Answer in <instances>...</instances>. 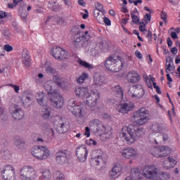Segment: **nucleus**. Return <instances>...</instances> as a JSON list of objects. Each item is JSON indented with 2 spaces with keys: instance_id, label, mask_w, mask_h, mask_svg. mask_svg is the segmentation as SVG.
<instances>
[{
  "instance_id": "63",
  "label": "nucleus",
  "mask_w": 180,
  "mask_h": 180,
  "mask_svg": "<svg viewBox=\"0 0 180 180\" xmlns=\"http://www.w3.org/2000/svg\"><path fill=\"white\" fill-rule=\"evenodd\" d=\"M171 52L172 54H178V49L176 47L172 48Z\"/></svg>"
},
{
  "instance_id": "7",
  "label": "nucleus",
  "mask_w": 180,
  "mask_h": 180,
  "mask_svg": "<svg viewBox=\"0 0 180 180\" xmlns=\"http://www.w3.org/2000/svg\"><path fill=\"white\" fill-rule=\"evenodd\" d=\"M53 81L54 82L51 80L48 81L44 85V89L48 92L50 97L53 96L54 94L58 93V89L63 88L64 84L58 76H54Z\"/></svg>"
},
{
  "instance_id": "37",
  "label": "nucleus",
  "mask_w": 180,
  "mask_h": 180,
  "mask_svg": "<svg viewBox=\"0 0 180 180\" xmlns=\"http://www.w3.org/2000/svg\"><path fill=\"white\" fill-rule=\"evenodd\" d=\"M99 10H94V17H96V20H98V22H99L101 23V22H102V20L103 19V12H101V14Z\"/></svg>"
},
{
  "instance_id": "40",
  "label": "nucleus",
  "mask_w": 180,
  "mask_h": 180,
  "mask_svg": "<svg viewBox=\"0 0 180 180\" xmlns=\"http://www.w3.org/2000/svg\"><path fill=\"white\" fill-rule=\"evenodd\" d=\"M150 79H148L146 80V82L148 86V88H150V89H153V84L152 82H154V81H155V79L153 77H151V75H149Z\"/></svg>"
},
{
  "instance_id": "53",
  "label": "nucleus",
  "mask_w": 180,
  "mask_h": 180,
  "mask_svg": "<svg viewBox=\"0 0 180 180\" xmlns=\"http://www.w3.org/2000/svg\"><path fill=\"white\" fill-rule=\"evenodd\" d=\"M165 70L167 74L169 73V72L172 71V66H171V63L166 65Z\"/></svg>"
},
{
  "instance_id": "51",
  "label": "nucleus",
  "mask_w": 180,
  "mask_h": 180,
  "mask_svg": "<svg viewBox=\"0 0 180 180\" xmlns=\"http://www.w3.org/2000/svg\"><path fill=\"white\" fill-rule=\"evenodd\" d=\"M102 20H103L104 23H105V25H107V26H110L111 22H110V20L109 18H108L107 17L103 16Z\"/></svg>"
},
{
  "instance_id": "14",
  "label": "nucleus",
  "mask_w": 180,
  "mask_h": 180,
  "mask_svg": "<svg viewBox=\"0 0 180 180\" xmlns=\"http://www.w3.org/2000/svg\"><path fill=\"white\" fill-rule=\"evenodd\" d=\"M53 124L55 129H56V131L58 133H60V134H63V133H67L70 129V126L65 124L63 118L60 117H55Z\"/></svg>"
},
{
  "instance_id": "58",
  "label": "nucleus",
  "mask_w": 180,
  "mask_h": 180,
  "mask_svg": "<svg viewBox=\"0 0 180 180\" xmlns=\"http://www.w3.org/2000/svg\"><path fill=\"white\" fill-rule=\"evenodd\" d=\"M146 37L148 39V40H153V32H151V31H148Z\"/></svg>"
},
{
  "instance_id": "59",
  "label": "nucleus",
  "mask_w": 180,
  "mask_h": 180,
  "mask_svg": "<svg viewBox=\"0 0 180 180\" xmlns=\"http://www.w3.org/2000/svg\"><path fill=\"white\" fill-rule=\"evenodd\" d=\"M167 78V81H169V82L167 83L169 88L172 87L171 84H169V82H172V78L171 77V75H169V73L167 74L166 75Z\"/></svg>"
},
{
  "instance_id": "28",
  "label": "nucleus",
  "mask_w": 180,
  "mask_h": 180,
  "mask_svg": "<svg viewBox=\"0 0 180 180\" xmlns=\"http://www.w3.org/2000/svg\"><path fill=\"white\" fill-rule=\"evenodd\" d=\"M36 99L40 106H47V96L43 92H39L35 96Z\"/></svg>"
},
{
  "instance_id": "4",
  "label": "nucleus",
  "mask_w": 180,
  "mask_h": 180,
  "mask_svg": "<svg viewBox=\"0 0 180 180\" xmlns=\"http://www.w3.org/2000/svg\"><path fill=\"white\" fill-rule=\"evenodd\" d=\"M104 65L109 72H119L123 69L124 63L119 57L110 56L104 61Z\"/></svg>"
},
{
  "instance_id": "42",
  "label": "nucleus",
  "mask_w": 180,
  "mask_h": 180,
  "mask_svg": "<svg viewBox=\"0 0 180 180\" xmlns=\"http://www.w3.org/2000/svg\"><path fill=\"white\" fill-rule=\"evenodd\" d=\"M96 11H99L100 12H103V5L99 1H96L94 4Z\"/></svg>"
},
{
  "instance_id": "22",
  "label": "nucleus",
  "mask_w": 180,
  "mask_h": 180,
  "mask_svg": "<svg viewBox=\"0 0 180 180\" xmlns=\"http://www.w3.org/2000/svg\"><path fill=\"white\" fill-rule=\"evenodd\" d=\"M122 174H123L122 166L117 165L109 172V178L111 180H116L119 176H122Z\"/></svg>"
},
{
  "instance_id": "41",
  "label": "nucleus",
  "mask_w": 180,
  "mask_h": 180,
  "mask_svg": "<svg viewBox=\"0 0 180 180\" xmlns=\"http://www.w3.org/2000/svg\"><path fill=\"white\" fill-rule=\"evenodd\" d=\"M1 33L6 40H11V36L8 30H3Z\"/></svg>"
},
{
  "instance_id": "54",
  "label": "nucleus",
  "mask_w": 180,
  "mask_h": 180,
  "mask_svg": "<svg viewBox=\"0 0 180 180\" xmlns=\"http://www.w3.org/2000/svg\"><path fill=\"white\" fill-rule=\"evenodd\" d=\"M135 56L139 60H141V58H143V54L141 53V52H140V51H136Z\"/></svg>"
},
{
  "instance_id": "56",
  "label": "nucleus",
  "mask_w": 180,
  "mask_h": 180,
  "mask_svg": "<svg viewBox=\"0 0 180 180\" xmlns=\"http://www.w3.org/2000/svg\"><path fill=\"white\" fill-rule=\"evenodd\" d=\"M77 4L78 5H79L80 6H83L84 8L86 6V3L84 0H78Z\"/></svg>"
},
{
  "instance_id": "39",
  "label": "nucleus",
  "mask_w": 180,
  "mask_h": 180,
  "mask_svg": "<svg viewBox=\"0 0 180 180\" xmlns=\"http://www.w3.org/2000/svg\"><path fill=\"white\" fill-rule=\"evenodd\" d=\"M88 77H89L88 73H86V72L83 73L81 76H79L77 79V84H82L83 82H85V79H86L88 78Z\"/></svg>"
},
{
  "instance_id": "5",
  "label": "nucleus",
  "mask_w": 180,
  "mask_h": 180,
  "mask_svg": "<svg viewBox=\"0 0 180 180\" xmlns=\"http://www.w3.org/2000/svg\"><path fill=\"white\" fill-rule=\"evenodd\" d=\"M89 126L91 130H97L103 134L105 139H110L112 136V128L110 127L105 126L103 122L99 119H93L90 120Z\"/></svg>"
},
{
  "instance_id": "18",
  "label": "nucleus",
  "mask_w": 180,
  "mask_h": 180,
  "mask_svg": "<svg viewBox=\"0 0 180 180\" xmlns=\"http://www.w3.org/2000/svg\"><path fill=\"white\" fill-rule=\"evenodd\" d=\"M50 98L52 105L54 108H56V109H61V108L64 106V98L60 95L58 91V93H53V95L51 96Z\"/></svg>"
},
{
  "instance_id": "50",
  "label": "nucleus",
  "mask_w": 180,
  "mask_h": 180,
  "mask_svg": "<svg viewBox=\"0 0 180 180\" xmlns=\"http://www.w3.org/2000/svg\"><path fill=\"white\" fill-rule=\"evenodd\" d=\"M84 12H85V13H82L81 15H82V18L83 19H88L89 16V13L88 12L87 9H84Z\"/></svg>"
},
{
  "instance_id": "45",
  "label": "nucleus",
  "mask_w": 180,
  "mask_h": 180,
  "mask_svg": "<svg viewBox=\"0 0 180 180\" xmlns=\"http://www.w3.org/2000/svg\"><path fill=\"white\" fill-rule=\"evenodd\" d=\"M4 51H7V53H11V51H13V46L9 45V44H6L3 47Z\"/></svg>"
},
{
  "instance_id": "8",
  "label": "nucleus",
  "mask_w": 180,
  "mask_h": 180,
  "mask_svg": "<svg viewBox=\"0 0 180 180\" xmlns=\"http://www.w3.org/2000/svg\"><path fill=\"white\" fill-rule=\"evenodd\" d=\"M112 103L116 105V110L118 111L119 113H122V115H126L129 112H131V110L136 108L134 103L130 101L124 100L123 98L118 101H112Z\"/></svg>"
},
{
  "instance_id": "16",
  "label": "nucleus",
  "mask_w": 180,
  "mask_h": 180,
  "mask_svg": "<svg viewBox=\"0 0 180 180\" xmlns=\"http://www.w3.org/2000/svg\"><path fill=\"white\" fill-rule=\"evenodd\" d=\"M1 175L4 180H16L15 168L11 165L5 167L4 170L1 172Z\"/></svg>"
},
{
  "instance_id": "2",
  "label": "nucleus",
  "mask_w": 180,
  "mask_h": 180,
  "mask_svg": "<svg viewBox=\"0 0 180 180\" xmlns=\"http://www.w3.org/2000/svg\"><path fill=\"white\" fill-rule=\"evenodd\" d=\"M143 134H144L143 128L134 129L133 125L124 126L120 131V139L124 143L131 146V144H134V143L137 141V139L141 137Z\"/></svg>"
},
{
  "instance_id": "48",
  "label": "nucleus",
  "mask_w": 180,
  "mask_h": 180,
  "mask_svg": "<svg viewBox=\"0 0 180 180\" xmlns=\"http://www.w3.org/2000/svg\"><path fill=\"white\" fill-rule=\"evenodd\" d=\"M144 19H145L146 23H150V22H151V14L147 13L144 16Z\"/></svg>"
},
{
  "instance_id": "60",
  "label": "nucleus",
  "mask_w": 180,
  "mask_h": 180,
  "mask_svg": "<svg viewBox=\"0 0 180 180\" xmlns=\"http://www.w3.org/2000/svg\"><path fill=\"white\" fill-rule=\"evenodd\" d=\"M7 13L5 11H0V19H4V18H6Z\"/></svg>"
},
{
  "instance_id": "32",
  "label": "nucleus",
  "mask_w": 180,
  "mask_h": 180,
  "mask_svg": "<svg viewBox=\"0 0 180 180\" xmlns=\"http://www.w3.org/2000/svg\"><path fill=\"white\" fill-rule=\"evenodd\" d=\"M171 176L169 175V173L158 170V174L155 176L154 180H169Z\"/></svg>"
},
{
  "instance_id": "34",
  "label": "nucleus",
  "mask_w": 180,
  "mask_h": 180,
  "mask_svg": "<svg viewBox=\"0 0 180 180\" xmlns=\"http://www.w3.org/2000/svg\"><path fill=\"white\" fill-rule=\"evenodd\" d=\"M41 116L45 120L49 119L50 116H51V108H44L41 111Z\"/></svg>"
},
{
  "instance_id": "36",
  "label": "nucleus",
  "mask_w": 180,
  "mask_h": 180,
  "mask_svg": "<svg viewBox=\"0 0 180 180\" xmlns=\"http://www.w3.org/2000/svg\"><path fill=\"white\" fill-rule=\"evenodd\" d=\"M82 38V40L84 41V44L85 43H88L89 40H91V38L92 37L91 36V34L88 31L84 32V33L82 34V36H80Z\"/></svg>"
},
{
  "instance_id": "1",
  "label": "nucleus",
  "mask_w": 180,
  "mask_h": 180,
  "mask_svg": "<svg viewBox=\"0 0 180 180\" xmlns=\"http://www.w3.org/2000/svg\"><path fill=\"white\" fill-rule=\"evenodd\" d=\"M76 96L82 98L84 103L89 106V108H94L98 105V101L101 98V93L99 91H89L88 87L79 86L76 87L75 90Z\"/></svg>"
},
{
  "instance_id": "23",
  "label": "nucleus",
  "mask_w": 180,
  "mask_h": 180,
  "mask_svg": "<svg viewBox=\"0 0 180 180\" xmlns=\"http://www.w3.org/2000/svg\"><path fill=\"white\" fill-rule=\"evenodd\" d=\"M108 82L105 77L101 76L99 74H95L93 79V84L95 85L96 88H101V86H103V85H106Z\"/></svg>"
},
{
  "instance_id": "31",
  "label": "nucleus",
  "mask_w": 180,
  "mask_h": 180,
  "mask_svg": "<svg viewBox=\"0 0 180 180\" xmlns=\"http://www.w3.org/2000/svg\"><path fill=\"white\" fill-rule=\"evenodd\" d=\"M175 165H176V160L172 157H169L167 160L162 163V167L165 169H171V168H174Z\"/></svg>"
},
{
  "instance_id": "64",
  "label": "nucleus",
  "mask_w": 180,
  "mask_h": 180,
  "mask_svg": "<svg viewBox=\"0 0 180 180\" xmlns=\"http://www.w3.org/2000/svg\"><path fill=\"white\" fill-rule=\"evenodd\" d=\"M171 37L173 38V39H178V34H176V32H172L171 33Z\"/></svg>"
},
{
  "instance_id": "15",
  "label": "nucleus",
  "mask_w": 180,
  "mask_h": 180,
  "mask_svg": "<svg viewBox=\"0 0 180 180\" xmlns=\"http://www.w3.org/2000/svg\"><path fill=\"white\" fill-rule=\"evenodd\" d=\"M51 54L53 57L56 58V60H59L60 61L62 60H65V58L68 57V52L59 46L52 48Z\"/></svg>"
},
{
  "instance_id": "25",
  "label": "nucleus",
  "mask_w": 180,
  "mask_h": 180,
  "mask_svg": "<svg viewBox=\"0 0 180 180\" xmlns=\"http://www.w3.org/2000/svg\"><path fill=\"white\" fill-rule=\"evenodd\" d=\"M141 77L139 73H137L136 71L132 70L131 72H129L127 75V80L130 84H136L140 81Z\"/></svg>"
},
{
  "instance_id": "46",
  "label": "nucleus",
  "mask_w": 180,
  "mask_h": 180,
  "mask_svg": "<svg viewBox=\"0 0 180 180\" xmlns=\"http://www.w3.org/2000/svg\"><path fill=\"white\" fill-rule=\"evenodd\" d=\"M56 180H65V176L60 172H56Z\"/></svg>"
},
{
  "instance_id": "57",
  "label": "nucleus",
  "mask_w": 180,
  "mask_h": 180,
  "mask_svg": "<svg viewBox=\"0 0 180 180\" xmlns=\"http://www.w3.org/2000/svg\"><path fill=\"white\" fill-rule=\"evenodd\" d=\"M0 57H5V49L0 45Z\"/></svg>"
},
{
  "instance_id": "27",
  "label": "nucleus",
  "mask_w": 180,
  "mask_h": 180,
  "mask_svg": "<svg viewBox=\"0 0 180 180\" xmlns=\"http://www.w3.org/2000/svg\"><path fill=\"white\" fill-rule=\"evenodd\" d=\"M39 172L40 174H41V176H39V180H50L51 179V172L50 171V169L44 167H41L39 169Z\"/></svg>"
},
{
  "instance_id": "33",
  "label": "nucleus",
  "mask_w": 180,
  "mask_h": 180,
  "mask_svg": "<svg viewBox=\"0 0 180 180\" xmlns=\"http://www.w3.org/2000/svg\"><path fill=\"white\" fill-rule=\"evenodd\" d=\"M22 61L25 67H30L32 65V63L30 62V56L27 51H23L22 54Z\"/></svg>"
},
{
  "instance_id": "17",
  "label": "nucleus",
  "mask_w": 180,
  "mask_h": 180,
  "mask_svg": "<svg viewBox=\"0 0 180 180\" xmlns=\"http://www.w3.org/2000/svg\"><path fill=\"white\" fill-rule=\"evenodd\" d=\"M103 162L102 156V150H98L92 152L90 163L92 167H98L101 163Z\"/></svg>"
},
{
  "instance_id": "13",
  "label": "nucleus",
  "mask_w": 180,
  "mask_h": 180,
  "mask_svg": "<svg viewBox=\"0 0 180 180\" xmlns=\"http://www.w3.org/2000/svg\"><path fill=\"white\" fill-rule=\"evenodd\" d=\"M143 176L146 178V179L154 180L155 179V176L158 174V168L155 165H146L143 169Z\"/></svg>"
},
{
  "instance_id": "30",
  "label": "nucleus",
  "mask_w": 180,
  "mask_h": 180,
  "mask_svg": "<svg viewBox=\"0 0 180 180\" xmlns=\"http://www.w3.org/2000/svg\"><path fill=\"white\" fill-rule=\"evenodd\" d=\"M163 130L164 127L162 126V124L158 122L154 123L150 127V131L152 133L150 136L158 134L161 133V131H162Z\"/></svg>"
},
{
  "instance_id": "44",
  "label": "nucleus",
  "mask_w": 180,
  "mask_h": 180,
  "mask_svg": "<svg viewBox=\"0 0 180 180\" xmlns=\"http://www.w3.org/2000/svg\"><path fill=\"white\" fill-rule=\"evenodd\" d=\"M23 98H25V101L26 102H29V101H31L32 99H33V93L32 92H29L28 93V96L26 95V93L24 94Z\"/></svg>"
},
{
  "instance_id": "3",
  "label": "nucleus",
  "mask_w": 180,
  "mask_h": 180,
  "mask_svg": "<svg viewBox=\"0 0 180 180\" xmlns=\"http://www.w3.org/2000/svg\"><path fill=\"white\" fill-rule=\"evenodd\" d=\"M69 110L76 117H79L82 120L86 117L88 110L86 106L78 103L75 99H71L69 101Z\"/></svg>"
},
{
  "instance_id": "20",
  "label": "nucleus",
  "mask_w": 180,
  "mask_h": 180,
  "mask_svg": "<svg viewBox=\"0 0 180 180\" xmlns=\"http://www.w3.org/2000/svg\"><path fill=\"white\" fill-rule=\"evenodd\" d=\"M120 153L123 158H127L128 160L137 157V150L133 148H124Z\"/></svg>"
},
{
  "instance_id": "10",
  "label": "nucleus",
  "mask_w": 180,
  "mask_h": 180,
  "mask_svg": "<svg viewBox=\"0 0 180 180\" xmlns=\"http://www.w3.org/2000/svg\"><path fill=\"white\" fill-rule=\"evenodd\" d=\"M37 171L33 167L23 166L20 170V179L21 180H34L37 179Z\"/></svg>"
},
{
  "instance_id": "38",
  "label": "nucleus",
  "mask_w": 180,
  "mask_h": 180,
  "mask_svg": "<svg viewBox=\"0 0 180 180\" xmlns=\"http://www.w3.org/2000/svg\"><path fill=\"white\" fill-rule=\"evenodd\" d=\"M79 64L80 65H82V67H84V68H86L87 70H94V65H91V64L88 63L86 61L79 60Z\"/></svg>"
},
{
  "instance_id": "47",
  "label": "nucleus",
  "mask_w": 180,
  "mask_h": 180,
  "mask_svg": "<svg viewBox=\"0 0 180 180\" xmlns=\"http://www.w3.org/2000/svg\"><path fill=\"white\" fill-rule=\"evenodd\" d=\"M87 146H96L97 143L92 139H89L85 141Z\"/></svg>"
},
{
  "instance_id": "26",
  "label": "nucleus",
  "mask_w": 180,
  "mask_h": 180,
  "mask_svg": "<svg viewBox=\"0 0 180 180\" xmlns=\"http://www.w3.org/2000/svg\"><path fill=\"white\" fill-rule=\"evenodd\" d=\"M112 91L114 92L117 93V98H115L114 99H110L108 100V102L110 103H113V102H116V101H120V99H123L124 94H123V89L120 85H117L112 87Z\"/></svg>"
},
{
  "instance_id": "55",
  "label": "nucleus",
  "mask_w": 180,
  "mask_h": 180,
  "mask_svg": "<svg viewBox=\"0 0 180 180\" xmlns=\"http://www.w3.org/2000/svg\"><path fill=\"white\" fill-rule=\"evenodd\" d=\"M160 18L161 19H162V20H164L165 22V20H167V13H165V11H162L161 13H160Z\"/></svg>"
},
{
  "instance_id": "19",
  "label": "nucleus",
  "mask_w": 180,
  "mask_h": 180,
  "mask_svg": "<svg viewBox=\"0 0 180 180\" xmlns=\"http://www.w3.org/2000/svg\"><path fill=\"white\" fill-rule=\"evenodd\" d=\"M76 155L80 162H85L88 158V149L85 146H81L76 149Z\"/></svg>"
},
{
  "instance_id": "43",
  "label": "nucleus",
  "mask_w": 180,
  "mask_h": 180,
  "mask_svg": "<svg viewBox=\"0 0 180 180\" xmlns=\"http://www.w3.org/2000/svg\"><path fill=\"white\" fill-rule=\"evenodd\" d=\"M22 1L23 0H13V4H8V7L10 9H13V8H15L19 2H22Z\"/></svg>"
},
{
  "instance_id": "9",
  "label": "nucleus",
  "mask_w": 180,
  "mask_h": 180,
  "mask_svg": "<svg viewBox=\"0 0 180 180\" xmlns=\"http://www.w3.org/2000/svg\"><path fill=\"white\" fill-rule=\"evenodd\" d=\"M31 154L37 160L43 161V160H47L50 157V150L46 146H37L32 148Z\"/></svg>"
},
{
  "instance_id": "62",
  "label": "nucleus",
  "mask_w": 180,
  "mask_h": 180,
  "mask_svg": "<svg viewBox=\"0 0 180 180\" xmlns=\"http://www.w3.org/2000/svg\"><path fill=\"white\" fill-rule=\"evenodd\" d=\"M13 88L16 94H19V90L20 89L19 86L14 85L13 86Z\"/></svg>"
},
{
  "instance_id": "61",
  "label": "nucleus",
  "mask_w": 180,
  "mask_h": 180,
  "mask_svg": "<svg viewBox=\"0 0 180 180\" xmlns=\"http://www.w3.org/2000/svg\"><path fill=\"white\" fill-rule=\"evenodd\" d=\"M63 2L66 6H71L72 1L71 0H63Z\"/></svg>"
},
{
  "instance_id": "24",
  "label": "nucleus",
  "mask_w": 180,
  "mask_h": 180,
  "mask_svg": "<svg viewBox=\"0 0 180 180\" xmlns=\"http://www.w3.org/2000/svg\"><path fill=\"white\" fill-rule=\"evenodd\" d=\"M67 150H60L56 153V161L58 164L63 165L68 162V155Z\"/></svg>"
},
{
  "instance_id": "35",
  "label": "nucleus",
  "mask_w": 180,
  "mask_h": 180,
  "mask_svg": "<svg viewBox=\"0 0 180 180\" xmlns=\"http://www.w3.org/2000/svg\"><path fill=\"white\" fill-rule=\"evenodd\" d=\"M138 13L139 11L137 8H135L131 13V18L134 23H139V22H140V20H139V17L137 16Z\"/></svg>"
},
{
  "instance_id": "29",
  "label": "nucleus",
  "mask_w": 180,
  "mask_h": 180,
  "mask_svg": "<svg viewBox=\"0 0 180 180\" xmlns=\"http://www.w3.org/2000/svg\"><path fill=\"white\" fill-rule=\"evenodd\" d=\"M72 44L75 49H80L85 46L84 41L81 36L75 35L72 39Z\"/></svg>"
},
{
  "instance_id": "11",
  "label": "nucleus",
  "mask_w": 180,
  "mask_h": 180,
  "mask_svg": "<svg viewBox=\"0 0 180 180\" xmlns=\"http://www.w3.org/2000/svg\"><path fill=\"white\" fill-rule=\"evenodd\" d=\"M144 94H146V91H144L143 86L141 84L134 85L128 91V95L130 96V98L134 99L135 101L143 99Z\"/></svg>"
},
{
  "instance_id": "49",
  "label": "nucleus",
  "mask_w": 180,
  "mask_h": 180,
  "mask_svg": "<svg viewBox=\"0 0 180 180\" xmlns=\"http://www.w3.org/2000/svg\"><path fill=\"white\" fill-rule=\"evenodd\" d=\"M84 136H86V137H90L91 136V129L89 127H85Z\"/></svg>"
},
{
  "instance_id": "52",
  "label": "nucleus",
  "mask_w": 180,
  "mask_h": 180,
  "mask_svg": "<svg viewBox=\"0 0 180 180\" xmlns=\"http://www.w3.org/2000/svg\"><path fill=\"white\" fill-rule=\"evenodd\" d=\"M46 72H47V74H54L56 72V69H54L51 67H48L46 68Z\"/></svg>"
},
{
  "instance_id": "6",
  "label": "nucleus",
  "mask_w": 180,
  "mask_h": 180,
  "mask_svg": "<svg viewBox=\"0 0 180 180\" xmlns=\"http://www.w3.org/2000/svg\"><path fill=\"white\" fill-rule=\"evenodd\" d=\"M148 110L143 107L138 109L133 113L132 119L138 126H143L148 123L150 118H148Z\"/></svg>"
},
{
  "instance_id": "12",
  "label": "nucleus",
  "mask_w": 180,
  "mask_h": 180,
  "mask_svg": "<svg viewBox=\"0 0 180 180\" xmlns=\"http://www.w3.org/2000/svg\"><path fill=\"white\" fill-rule=\"evenodd\" d=\"M171 148L165 146H156L152 148L151 154L156 158H162V157H167L168 154H171Z\"/></svg>"
},
{
  "instance_id": "21",
  "label": "nucleus",
  "mask_w": 180,
  "mask_h": 180,
  "mask_svg": "<svg viewBox=\"0 0 180 180\" xmlns=\"http://www.w3.org/2000/svg\"><path fill=\"white\" fill-rule=\"evenodd\" d=\"M10 113L15 120H20V119H23V117L25 116V112H23L17 105H11Z\"/></svg>"
}]
</instances>
